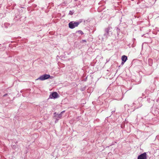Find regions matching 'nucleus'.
<instances>
[{
  "label": "nucleus",
  "mask_w": 159,
  "mask_h": 159,
  "mask_svg": "<svg viewBox=\"0 0 159 159\" xmlns=\"http://www.w3.org/2000/svg\"><path fill=\"white\" fill-rule=\"evenodd\" d=\"M80 23V22H73V21H71L69 23V26L70 29H73L75 27L78 26Z\"/></svg>",
  "instance_id": "f257e3e1"
},
{
  "label": "nucleus",
  "mask_w": 159,
  "mask_h": 159,
  "mask_svg": "<svg viewBox=\"0 0 159 159\" xmlns=\"http://www.w3.org/2000/svg\"><path fill=\"white\" fill-rule=\"evenodd\" d=\"M50 77V75H49L45 74L41 76L38 79L43 80L48 79Z\"/></svg>",
  "instance_id": "f03ea898"
},
{
  "label": "nucleus",
  "mask_w": 159,
  "mask_h": 159,
  "mask_svg": "<svg viewBox=\"0 0 159 159\" xmlns=\"http://www.w3.org/2000/svg\"><path fill=\"white\" fill-rule=\"evenodd\" d=\"M147 154L146 152H144L139 155L137 159H147Z\"/></svg>",
  "instance_id": "7ed1b4c3"
},
{
  "label": "nucleus",
  "mask_w": 159,
  "mask_h": 159,
  "mask_svg": "<svg viewBox=\"0 0 159 159\" xmlns=\"http://www.w3.org/2000/svg\"><path fill=\"white\" fill-rule=\"evenodd\" d=\"M58 96V94L57 92H53L50 95L49 97L51 98H57Z\"/></svg>",
  "instance_id": "20e7f679"
},
{
  "label": "nucleus",
  "mask_w": 159,
  "mask_h": 159,
  "mask_svg": "<svg viewBox=\"0 0 159 159\" xmlns=\"http://www.w3.org/2000/svg\"><path fill=\"white\" fill-rule=\"evenodd\" d=\"M121 59L122 61H124V62H122V64H124V63L125 62L127 59V56L125 55H124L122 57Z\"/></svg>",
  "instance_id": "39448f33"
},
{
  "label": "nucleus",
  "mask_w": 159,
  "mask_h": 159,
  "mask_svg": "<svg viewBox=\"0 0 159 159\" xmlns=\"http://www.w3.org/2000/svg\"><path fill=\"white\" fill-rule=\"evenodd\" d=\"M62 115L61 113L57 114L54 115V116L57 117L61 118L62 117Z\"/></svg>",
  "instance_id": "423d86ee"
},
{
  "label": "nucleus",
  "mask_w": 159,
  "mask_h": 159,
  "mask_svg": "<svg viewBox=\"0 0 159 159\" xmlns=\"http://www.w3.org/2000/svg\"><path fill=\"white\" fill-rule=\"evenodd\" d=\"M77 32L81 35H82L84 34L83 32L81 30H79L77 31Z\"/></svg>",
  "instance_id": "0eeeda50"
},
{
  "label": "nucleus",
  "mask_w": 159,
  "mask_h": 159,
  "mask_svg": "<svg viewBox=\"0 0 159 159\" xmlns=\"http://www.w3.org/2000/svg\"><path fill=\"white\" fill-rule=\"evenodd\" d=\"M65 112V111H63L61 112V113L62 114L64 112Z\"/></svg>",
  "instance_id": "6e6552de"
},
{
  "label": "nucleus",
  "mask_w": 159,
  "mask_h": 159,
  "mask_svg": "<svg viewBox=\"0 0 159 159\" xmlns=\"http://www.w3.org/2000/svg\"><path fill=\"white\" fill-rule=\"evenodd\" d=\"M70 13L71 14L73 13L71 11H70Z\"/></svg>",
  "instance_id": "1a4fd4ad"
},
{
  "label": "nucleus",
  "mask_w": 159,
  "mask_h": 159,
  "mask_svg": "<svg viewBox=\"0 0 159 159\" xmlns=\"http://www.w3.org/2000/svg\"><path fill=\"white\" fill-rule=\"evenodd\" d=\"M7 95V94H5V95H4V96H6Z\"/></svg>",
  "instance_id": "9d476101"
}]
</instances>
